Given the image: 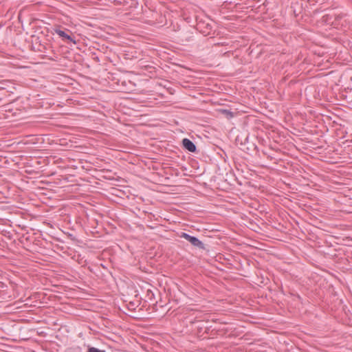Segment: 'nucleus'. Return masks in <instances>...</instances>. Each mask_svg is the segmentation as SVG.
Masks as SVG:
<instances>
[{"label": "nucleus", "mask_w": 352, "mask_h": 352, "mask_svg": "<svg viewBox=\"0 0 352 352\" xmlns=\"http://www.w3.org/2000/svg\"><path fill=\"white\" fill-rule=\"evenodd\" d=\"M129 80H126L124 76L119 72H111V91L127 92L129 89L128 85Z\"/></svg>", "instance_id": "nucleus-1"}, {"label": "nucleus", "mask_w": 352, "mask_h": 352, "mask_svg": "<svg viewBox=\"0 0 352 352\" xmlns=\"http://www.w3.org/2000/svg\"><path fill=\"white\" fill-rule=\"evenodd\" d=\"M179 236L190 242L193 246L201 250H205V245L204 243L201 241L198 238L191 236L186 232H182Z\"/></svg>", "instance_id": "nucleus-2"}, {"label": "nucleus", "mask_w": 352, "mask_h": 352, "mask_svg": "<svg viewBox=\"0 0 352 352\" xmlns=\"http://www.w3.org/2000/svg\"><path fill=\"white\" fill-rule=\"evenodd\" d=\"M183 147L191 153H195L197 151L195 144L189 139L184 138L182 140Z\"/></svg>", "instance_id": "nucleus-3"}, {"label": "nucleus", "mask_w": 352, "mask_h": 352, "mask_svg": "<svg viewBox=\"0 0 352 352\" xmlns=\"http://www.w3.org/2000/svg\"><path fill=\"white\" fill-rule=\"evenodd\" d=\"M56 33L63 39L75 43V41L72 39V36L67 33H66L65 31L61 30H56Z\"/></svg>", "instance_id": "nucleus-4"}, {"label": "nucleus", "mask_w": 352, "mask_h": 352, "mask_svg": "<svg viewBox=\"0 0 352 352\" xmlns=\"http://www.w3.org/2000/svg\"><path fill=\"white\" fill-rule=\"evenodd\" d=\"M111 4H113L115 6H122V8H124L127 6L128 1L126 0H111Z\"/></svg>", "instance_id": "nucleus-5"}, {"label": "nucleus", "mask_w": 352, "mask_h": 352, "mask_svg": "<svg viewBox=\"0 0 352 352\" xmlns=\"http://www.w3.org/2000/svg\"><path fill=\"white\" fill-rule=\"evenodd\" d=\"M221 113L225 116L227 118H231L234 116V113L228 109H222L221 110Z\"/></svg>", "instance_id": "nucleus-6"}, {"label": "nucleus", "mask_w": 352, "mask_h": 352, "mask_svg": "<svg viewBox=\"0 0 352 352\" xmlns=\"http://www.w3.org/2000/svg\"><path fill=\"white\" fill-rule=\"evenodd\" d=\"M111 186H119L120 184L118 183L124 182V179H122L121 177L115 178L114 177L111 176Z\"/></svg>", "instance_id": "nucleus-7"}, {"label": "nucleus", "mask_w": 352, "mask_h": 352, "mask_svg": "<svg viewBox=\"0 0 352 352\" xmlns=\"http://www.w3.org/2000/svg\"><path fill=\"white\" fill-rule=\"evenodd\" d=\"M111 342L120 344L122 342V338H121V336H118L117 334H114L113 338L111 336Z\"/></svg>", "instance_id": "nucleus-8"}, {"label": "nucleus", "mask_w": 352, "mask_h": 352, "mask_svg": "<svg viewBox=\"0 0 352 352\" xmlns=\"http://www.w3.org/2000/svg\"><path fill=\"white\" fill-rule=\"evenodd\" d=\"M120 194H123V192L116 188L111 187V195L120 197L121 195Z\"/></svg>", "instance_id": "nucleus-9"}, {"label": "nucleus", "mask_w": 352, "mask_h": 352, "mask_svg": "<svg viewBox=\"0 0 352 352\" xmlns=\"http://www.w3.org/2000/svg\"><path fill=\"white\" fill-rule=\"evenodd\" d=\"M87 352H104V351L100 350L98 349H96L95 347H91L88 349Z\"/></svg>", "instance_id": "nucleus-10"}, {"label": "nucleus", "mask_w": 352, "mask_h": 352, "mask_svg": "<svg viewBox=\"0 0 352 352\" xmlns=\"http://www.w3.org/2000/svg\"><path fill=\"white\" fill-rule=\"evenodd\" d=\"M43 49H45V47L41 45V44H39L38 48H37V51H39V52H43Z\"/></svg>", "instance_id": "nucleus-11"}, {"label": "nucleus", "mask_w": 352, "mask_h": 352, "mask_svg": "<svg viewBox=\"0 0 352 352\" xmlns=\"http://www.w3.org/2000/svg\"><path fill=\"white\" fill-rule=\"evenodd\" d=\"M111 349H112L113 348H116V346H113V345L111 344Z\"/></svg>", "instance_id": "nucleus-12"}]
</instances>
